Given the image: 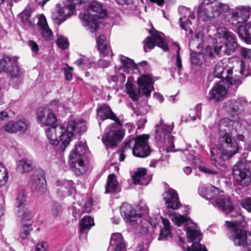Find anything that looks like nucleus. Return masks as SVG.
<instances>
[{
	"mask_svg": "<svg viewBox=\"0 0 251 251\" xmlns=\"http://www.w3.org/2000/svg\"><path fill=\"white\" fill-rule=\"evenodd\" d=\"M240 54L244 59L251 62V50L245 48H241L240 50Z\"/></svg>",
	"mask_w": 251,
	"mask_h": 251,
	"instance_id": "obj_51",
	"label": "nucleus"
},
{
	"mask_svg": "<svg viewBox=\"0 0 251 251\" xmlns=\"http://www.w3.org/2000/svg\"><path fill=\"white\" fill-rule=\"evenodd\" d=\"M232 74V68L227 70V75H225V79L231 86H233L236 88L241 83V79L239 76L235 75L233 77L230 76Z\"/></svg>",
	"mask_w": 251,
	"mask_h": 251,
	"instance_id": "obj_39",
	"label": "nucleus"
},
{
	"mask_svg": "<svg viewBox=\"0 0 251 251\" xmlns=\"http://www.w3.org/2000/svg\"><path fill=\"white\" fill-rule=\"evenodd\" d=\"M21 21L24 23H27L31 25L32 22L30 20L31 12L29 10H24L21 13Z\"/></svg>",
	"mask_w": 251,
	"mask_h": 251,
	"instance_id": "obj_50",
	"label": "nucleus"
},
{
	"mask_svg": "<svg viewBox=\"0 0 251 251\" xmlns=\"http://www.w3.org/2000/svg\"><path fill=\"white\" fill-rule=\"evenodd\" d=\"M75 12V6L72 4H67L63 7L57 5L56 10L52 13L51 19L54 23L60 25Z\"/></svg>",
	"mask_w": 251,
	"mask_h": 251,
	"instance_id": "obj_12",
	"label": "nucleus"
},
{
	"mask_svg": "<svg viewBox=\"0 0 251 251\" xmlns=\"http://www.w3.org/2000/svg\"><path fill=\"white\" fill-rule=\"evenodd\" d=\"M25 197L24 192H21L19 193L16 198V206H23L25 205Z\"/></svg>",
	"mask_w": 251,
	"mask_h": 251,
	"instance_id": "obj_54",
	"label": "nucleus"
},
{
	"mask_svg": "<svg viewBox=\"0 0 251 251\" xmlns=\"http://www.w3.org/2000/svg\"><path fill=\"white\" fill-rule=\"evenodd\" d=\"M121 215L125 221L131 225H134L136 222L137 214L132 206L127 203H124L120 207Z\"/></svg>",
	"mask_w": 251,
	"mask_h": 251,
	"instance_id": "obj_23",
	"label": "nucleus"
},
{
	"mask_svg": "<svg viewBox=\"0 0 251 251\" xmlns=\"http://www.w3.org/2000/svg\"><path fill=\"white\" fill-rule=\"evenodd\" d=\"M94 225L93 219L90 216H85L80 222V230L82 232L85 230H89Z\"/></svg>",
	"mask_w": 251,
	"mask_h": 251,
	"instance_id": "obj_42",
	"label": "nucleus"
},
{
	"mask_svg": "<svg viewBox=\"0 0 251 251\" xmlns=\"http://www.w3.org/2000/svg\"><path fill=\"white\" fill-rule=\"evenodd\" d=\"M234 180L237 184L243 186H248L250 182L249 171L243 168L242 164L235 165L233 167Z\"/></svg>",
	"mask_w": 251,
	"mask_h": 251,
	"instance_id": "obj_15",
	"label": "nucleus"
},
{
	"mask_svg": "<svg viewBox=\"0 0 251 251\" xmlns=\"http://www.w3.org/2000/svg\"><path fill=\"white\" fill-rule=\"evenodd\" d=\"M201 114V105H197L196 107L192 109H191L189 111V119H184V118H182V121L187 122L188 121H195L197 118H200Z\"/></svg>",
	"mask_w": 251,
	"mask_h": 251,
	"instance_id": "obj_43",
	"label": "nucleus"
},
{
	"mask_svg": "<svg viewBox=\"0 0 251 251\" xmlns=\"http://www.w3.org/2000/svg\"><path fill=\"white\" fill-rule=\"evenodd\" d=\"M199 169L201 171L207 174L216 175L217 172L216 171L210 169L206 167L201 166L199 167Z\"/></svg>",
	"mask_w": 251,
	"mask_h": 251,
	"instance_id": "obj_59",
	"label": "nucleus"
},
{
	"mask_svg": "<svg viewBox=\"0 0 251 251\" xmlns=\"http://www.w3.org/2000/svg\"><path fill=\"white\" fill-rule=\"evenodd\" d=\"M37 121L42 126H52L57 121V118L52 110L44 108L38 110L37 114Z\"/></svg>",
	"mask_w": 251,
	"mask_h": 251,
	"instance_id": "obj_16",
	"label": "nucleus"
},
{
	"mask_svg": "<svg viewBox=\"0 0 251 251\" xmlns=\"http://www.w3.org/2000/svg\"><path fill=\"white\" fill-rule=\"evenodd\" d=\"M57 184L60 187L58 189V193L63 196H69L75 191L72 181L66 180L58 181Z\"/></svg>",
	"mask_w": 251,
	"mask_h": 251,
	"instance_id": "obj_29",
	"label": "nucleus"
},
{
	"mask_svg": "<svg viewBox=\"0 0 251 251\" xmlns=\"http://www.w3.org/2000/svg\"><path fill=\"white\" fill-rule=\"evenodd\" d=\"M106 15L107 12L101 4L95 0L89 3L87 10L79 14V17L82 20L83 25L87 27L91 32H94L99 28L100 20Z\"/></svg>",
	"mask_w": 251,
	"mask_h": 251,
	"instance_id": "obj_4",
	"label": "nucleus"
},
{
	"mask_svg": "<svg viewBox=\"0 0 251 251\" xmlns=\"http://www.w3.org/2000/svg\"><path fill=\"white\" fill-rule=\"evenodd\" d=\"M87 150L86 143L80 141L76 145L75 150L72 151L69 155L70 165L75 168V172L77 175H82L86 171L82 157Z\"/></svg>",
	"mask_w": 251,
	"mask_h": 251,
	"instance_id": "obj_8",
	"label": "nucleus"
},
{
	"mask_svg": "<svg viewBox=\"0 0 251 251\" xmlns=\"http://www.w3.org/2000/svg\"><path fill=\"white\" fill-rule=\"evenodd\" d=\"M56 44L59 48L62 50L67 49L69 45L68 39L63 36H60L58 38L56 41Z\"/></svg>",
	"mask_w": 251,
	"mask_h": 251,
	"instance_id": "obj_48",
	"label": "nucleus"
},
{
	"mask_svg": "<svg viewBox=\"0 0 251 251\" xmlns=\"http://www.w3.org/2000/svg\"><path fill=\"white\" fill-rule=\"evenodd\" d=\"M86 129L85 121L76 123L71 120L66 127L61 125L49 127L46 130V136L50 144L56 146L60 144V150L64 151L75 133L85 131Z\"/></svg>",
	"mask_w": 251,
	"mask_h": 251,
	"instance_id": "obj_3",
	"label": "nucleus"
},
{
	"mask_svg": "<svg viewBox=\"0 0 251 251\" xmlns=\"http://www.w3.org/2000/svg\"><path fill=\"white\" fill-rule=\"evenodd\" d=\"M215 18L221 15H224L228 12L229 7L228 4L217 1L212 4Z\"/></svg>",
	"mask_w": 251,
	"mask_h": 251,
	"instance_id": "obj_34",
	"label": "nucleus"
},
{
	"mask_svg": "<svg viewBox=\"0 0 251 251\" xmlns=\"http://www.w3.org/2000/svg\"><path fill=\"white\" fill-rule=\"evenodd\" d=\"M36 251H49L48 243L45 241L39 242L35 249Z\"/></svg>",
	"mask_w": 251,
	"mask_h": 251,
	"instance_id": "obj_52",
	"label": "nucleus"
},
{
	"mask_svg": "<svg viewBox=\"0 0 251 251\" xmlns=\"http://www.w3.org/2000/svg\"><path fill=\"white\" fill-rule=\"evenodd\" d=\"M178 11L181 15L179 19L180 27L189 34H192L193 30L190 26L192 24L191 20H194L195 18L194 13L189 8L185 7H180Z\"/></svg>",
	"mask_w": 251,
	"mask_h": 251,
	"instance_id": "obj_14",
	"label": "nucleus"
},
{
	"mask_svg": "<svg viewBox=\"0 0 251 251\" xmlns=\"http://www.w3.org/2000/svg\"><path fill=\"white\" fill-rule=\"evenodd\" d=\"M164 227L160 230L158 240H164L168 237H171V224L170 221L165 218H161Z\"/></svg>",
	"mask_w": 251,
	"mask_h": 251,
	"instance_id": "obj_33",
	"label": "nucleus"
},
{
	"mask_svg": "<svg viewBox=\"0 0 251 251\" xmlns=\"http://www.w3.org/2000/svg\"><path fill=\"white\" fill-rule=\"evenodd\" d=\"M217 44L214 52L209 46L206 47L205 51L202 53L191 51L190 53L191 63L208 62L212 60L216 56L222 53L230 54L237 47L235 35L226 27L221 26L217 29L215 34Z\"/></svg>",
	"mask_w": 251,
	"mask_h": 251,
	"instance_id": "obj_2",
	"label": "nucleus"
},
{
	"mask_svg": "<svg viewBox=\"0 0 251 251\" xmlns=\"http://www.w3.org/2000/svg\"><path fill=\"white\" fill-rule=\"evenodd\" d=\"M46 181L44 177H37L34 180L32 187L38 192H43L46 188Z\"/></svg>",
	"mask_w": 251,
	"mask_h": 251,
	"instance_id": "obj_44",
	"label": "nucleus"
},
{
	"mask_svg": "<svg viewBox=\"0 0 251 251\" xmlns=\"http://www.w3.org/2000/svg\"><path fill=\"white\" fill-rule=\"evenodd\" d=\"M2 72L7 73L13 78L18 77L22 75L17 64H0V73Z\"/></svg>",
	"mask_w": 251,
	"mask_h": 251,
	"instance_id": "obj_26",
	"label": "nucleus"
},
{
	"mask_svg": "<svg viewBox=\"0 0 251 251\" xmlns=\"http://www.w3.org/2000/svg\"><path fill=\"white\" fill-rule=\"evenodd\" d=\"M33 169L32 161L26 159L18 160L17 162V169L21 173L29 172Z\"/></svg>",
	"mask_w": 251,
	"mask_h": 251,
	"instance_id": "obj_38",
	"label": "nucleus"
},
{
	"mask_svg": "<svg viewBox=\"0 0 251 251\" xmlns=\"http://www.w3.org/2000/svg\"><path fill=\"white\" fill-rule=\"evenodd\" d=\"M154 139L156 142L160 144H166L169 146L167 148V151H174V136L171 134L174 129L173 125H168L160 120L159 124L155 126Z\"/></svg>",
	"mask_w": 251,
	"mask_h": 251,
	"instance_id": "obj_7",
	"label": "nucleus"
},
{
	"mask_svg": "<svg viewBox=\"0 0 251 251\" xmlns=\"http://www.w3.org/2000/svg\"><path fill=\"white\" fill-rule=\"evenodd\" d=\"M28 45L33 52L35 54H37L38 52L39 47L35 42L32 40H30L28 42Z\"/></svg>",
	"mask_w": 251,
	"mask_h": 251,
	"instance_id": "obj_57",
	"label": "nucleus"
},
{
	"mask_svg": "<svg viewBox=\"0 0 251 251\" xmlns=\"http://www.w3.org/2000/svg\"><path fill=\"white\" fill-rule=\"evenodd\" d=\"M201 195L206 199L211 201L212 204L221 210L228 213L233 210V203L229 198L224 195L218 187L212 185L199 188Z\"/></svg>",
	"mask_w": 251,
	"mask_h": 251,
	"instance_id": "obj_5",
	"label": "nucleus"
},
{
	"mask_svg": "<svg viewBox=\"0 0 251 251\" xmlns=\"http://www.w3.org/2000/svg\"><path fill=\"white\" fill-rule=\"evenodd\" d=\"M175 45L176 46V63H181V59L180 58V54H179V51H180V47L177 44H175Z\"/></svg>",
	"mask_w": 251,
	"mask_h": 251,
	"instance_id": "obj_61",
	"label": "nucleus"
},
{
	"mask_svg": "<svg viewBox=\"0 0 251 251\" xmlns=\"http://www.w3.org/2000/svg\"><path fill=\"white\" fill-rule=\"evenodd\" d=\"M50 105L54 109L58 110L59 108H63V105L62 103L59 100H54L50 102Z\"/></svg>",
	"mask_w": 251,
	"mask_h": 251,
	"instance_id": "obj_58",
	"label": "nucleus"
},
{
	"mask_svg": "<svg viewBox=\"0 0 251 251\" xmlns=\"http://www.w3.org/2000/svg\"><path fill=\"white\" fill-rule=\"evenodd\" d=\"M224 64H217L214 69V75L218 78H225L226 74L227 75V71L225 73Z\"/></svg>",
	"mask_w": 251,
	"mask_h": 251,
	"instance_id": "obj_46",
	"label": "nucleus"
},
{
	"mask_svg": "<svg viewBox=\"0 0 251 251\" xmlns=\"http://www.w3.org/2000/svg\"><path fill=\"white\" fill-rule=\"evenodd\" d=\"M15 213L23 222L30 220L32 217L29 210L25 205L16 206Z\"/></svg>",
	"mask_w": 251,
	"mask_h": 251,
	"instance_id": "obj_35",
	"label": "nucleus"
},
{
	"mask_svg": "<svg viewBox=\"0 0 251 251\" xmlns=\"http://www.w3.org/2000/svg\"><path fill=\"white\" fill-rule=\"evenodd\" d=\"M68 1L70 3V4H72L74 5L75 7L76 4H81L82 3L86 2L88 0H68Z\"/></svg>",
	"mask_w": 251,
	"mask_h": 251,
	"instance_id": "obj_64",
	"label": "nucleus"
},
{
	"mask_svg": "<svg viewBox=\"0 0 251 251\" xmlns=\"http://www.w3.org/2000/svg\"><path fill=\"white\" fill-rule=\"evenodd\" d=\"M246 122L243 119L238 120L224 118L218 125L219 146L210 151L212 164L221 169L224 166V161L235 154L238 150V145L231 137L234 131L238 140L244 141L243 134L246 132Z\"/></svg>",
	"mask_w": 251,
	"mask_h": 251,
	"instance_id": "obj_1",
	"label": "nucleus"
},
{
	"mask_svg": "<svg viewBox=\"0 0 251 251\" xmlns=\"http://www.w3.org/2000/svg\"><path fill=\"white\" fill-rule=\"evenodd\" d=\"M247 104L245 98H239L227 100L224 103L223 108L226 112L234 118V120H238V118L243 119Z\"/></svg>",
	"mask_w": 251,
	"mask_h": 251,
	"instance_id": "obj_10",
	"label": "nucleus"
},
{
	"mask_svg": "<svg viewBox=\"0 0 251 251\" xmlns=\"http://www.w3.org/2000/svg\"><path fill=\"white\" fill-rule=\"evenodd\" d=\"M163 196L168 208L176 209L179 207L180 203L178 200V196L174 189L171 188L166 189Z\"/></svg>",
	"mask_w": 251,
	"mask_h": 251,
	"instance_id": "obj_20",
	"label": "nucleus"
},
{
	"mask_svg": "<svg viewBox=\"0 0 251 251\" xmlns=\"http://www.w3.org/2000/svg\"><path fill=\"white\" fill-rule=\"evenodd\" d=\"M185 231L188 239L190 240L191 242H193L195 240L198 239L200 236V232L199 230L196 229L195 225H192L190 226H186Z\"/></svg>",
	"mask_w": 251,
	"mask_h": 251,
	"instance_id": "obj_40",
	"label": "nucleus"
},
{
	"mask_svg": "<svg viewBox=\"0 0 251 251\" xmlns=\"http://www.w3.org/2000/svg\"><path fill=\"white\" fill-rule=\"evenodd\" d=\"M241 205L248 212L251 213V198H247L243 200L241 202Z\"/></svg>",
	"mask_w": 251,
	"mask_h": 251,
	"instance_id": "obj_55",
	"label": "nucleus"
},
{
	"mask_svg": "<svg viewBox=\"0 0 251 251\" xmlns=\"http://www.w3.org/2000/svg\"><path fill=\"white\" fill-rule=\"evenodd\" d=\"M135 184L147 185L150 181L147 174V170L145 168H139L134 173L132 177Z\"/></svg>",
	"mask_w": 251,
	"mask_h": 251,
	"instance_id": "obj_28",
	"label": "nucleus"
},
{
	"mask_svg": "<svg viewBox=\"0 0 251 251\" xmlns=\"http://www.w3.org/2000/svg\"><path fill=\"white\" fill-rule=\"evenodd\" d=\"M149 139L148 135L144 134L136 137V140H140L143 144H141V147L139 148V151L145 152V154L143 156H136L139 157H145L149 155L150 153V148L148 144V140Z\"/></svg>",
	"mask_w": 251,
	"mask_h": 251,
	"instance_id": "obj_37",
	"label": "nucleus"
},
{
	"mask_svg": "<svg viewBox=\"0 0 251 251\" xmlns=\"http://www.w3.org/2000/svg\"><path fill=\"white\" fill-rule=\"evenodd\" d=\"M169 217L174 224L178 226L182 225H184L186 226V224H188L189 221V218L188 217L176 212L170 213Z\"/></svg>",
	"mask_w": 251,
	"mask_h": 251,
	"instance_id": "obj_36",
	"label": "nucleus"
},
{
	"mask_svg": "<svg viewBox=\"0 0 251 251\" xmlns=\"http://www.w3.org/2000/svg\"><path fill=\"white\" fill-rule=\"evenodd\" d=\"M97 43L98 50L100 53L106 55L111 53L108 39L104 35H101L97 38Z\"/></svg>",
	"mask_w": 251,
	"mask_h": 251,
	"instance_id": "obj_30",
	"label": "nucleus"
},
{
	"mask_svg": "<svg viewBox=\"0 0 251 251\" xmlns=\"http://www.w3.org/2000/svg\"><path fill=\"white\" fill-rule=\"evenodd\" d=\"M37 27L38 30L44 40L51 41L53 39V33L50 28L46 18L44 15L42 14L39 16Z\"/></svg>",
	"mask_w": 251,
	"mask_h": 251,
	"instance_id": "obj_19",
	"label": "nucleus"
},
{
	"mask_svg": "<svg viewBox=\"0 0 251 251\" xmlns=\"http://www.w3.org/2000/svg\"><path fill=\"white\" fill-rule=\"evenodd\" d=\"M238 34L239 37L245 42L251 43V23H248L244 26H239L238 28Z\"/></svg>",
	"mask_w": 251,
	"mask_h": 251,
	"instance_id": "obj_32",
	"label": "nucleus"
},
{
	"mask_svg": "<svg viewBox=\"0 0 251 251\" xmlns=\"http://www.w3.org/2000/svg\"><path fill=\"white\" fill-rule=\"evenodd\" d=\"M142 142L140 140H136V138L131 139L128 141L125 142L124 147L123 149V151H126L128 149L132 148V153L134 156L145 155V152L139 151V148L141 147Z\"/></svg>",
	"mask_w": 251,
	"mask_h": 251,
	"instance_id": "obj_27",
	"label": "nucleus"
},
{
	"mask_svg": "<svg viewBox=\"0 0 251 251\" xmlns=\"http://www.w3.org/2000/svg\"><path fill=\"white\" fill-rule=\"evenodd\" d=\"M226 225L232 232L234 244L243 246L246 251H251V234L247 235L244 230L239 229V223L238 222L226 221Z\"/></svg>",
	"mask_w": 251,
	"mask_h": 251,
	"instance_id": "obj_9",
	"label": "nucleus"
},
{
	"mask_svg": "<svg viewBox=\"0 0 251 251\" xmlns=\"http://www.w3.org/2000/svg\"><path fill=\"white\" fill-rule=\"evenodd\" d=\"M73 70V68L71 67H69L68 69L65 68L64 69L66 79L70 80L72 78V75L70 71H72Z\"/></svg>",
	"mask_w": 251,
	"mask_h": 251,
	"instance_id": "obj_62",
	"label": "nucleus"
},
{
	"mask_svg": "<svg viewBox=\"0 0 251 251\" xmlns=\"http://www.w3.org/2000/svg\"><path fill=\"white\" fill-rule=\"evenodd\" d=\"M154 80L151 75H142L137 80L138 90L135 85L128 81L126 85L127 93L133 100H136L138 99L139 94L149 97L153 89V83Z\"/></svg>",
	"mask_w": 251,
	"mask_h": 251,
	"instance_id": "obj_6",
	"label": "nucleus"
},
{
	"mask_svg": "<svg viewBox=\"0 0 251 251\" xmlns=\"http://www.w3.org/2000/svg\"><path fill=\"white\" fill-rule=\"evenodd\" d=\"M51 214L55 217L58 216L61 212V208L60 205L57 203H54L51 207Z\"/></svg>",
	"mask_w": 251,
	"mask_h": 251,
	"instance_id": "obj_53",
	"label": "nucleus"
},
{
	"mask_svg": "<svg viewBox=\"0 0 251 251\" xmlns=\"http://www.w3.org/2000/svg\"><path fill=\"white\" fill-rule=\"evenodd\" d=\"M126 243L120 233L112 234L108 251H126Z\"/></svg>",
	"mask_w": 251,
	"mask_h": 251,
	"instance_id": "obj_24",
	"label": "nucleus"
},
{
	"mask_svg": "<svg viewBox=\"0 0 251 251\" xmlns=\"http://www.w3.org/2000/svg\"><path fill=\"white\" fill-rule=\"evenodd\" d=\"M197 16L199 20L203 21L215 18L212 4H200L197 10Z\"/></svg>",
	"mask_w": 251,
	"mask_h": 251,
	"instance_id": "obj_25",
	"label": "nucleus"
},
{
	"mask_svg": "<svg viewBox=\"0 0 251 251\" xmlns=\"http://www.w3.org/2000/svg\"><path fill=\"white\" fill-rule=\"evenodd\" d=\"M191 148L190 145H188L185 149H178L176 150L175 151H181L184 155H185L186 159L188 161H191L194 164H197L200 162V158L196 156H194L193 151H191L190 152L189 151V148Z\"/></svg>",
	"mask_w": 251,
	"mask_h": 251,
	"instance_id": "obj_41",
	"label": "nucleus"
},
{
	"mask_svg": "<svg viewBox=\"0 0 251 251\" xmlns=\"http://www.w3.org/2000/svg\"><path fill=\"white\" fill-rule=\"evenodd\" d=\"M8 173L3 164L0 163V185L5 184L8 179Z\"/></svg>",
	"mask_w": 251,
	"mask_h": 251,
	"instance_id": "obj_45",
	"label": "nucleus"
},
{
	"mask_svg": "<svg viewBox=\"0 0 251 251\" xmlns=\"http://www.w3.org/2000/svg\"><path fill=\"white\" fill-rule=\"evenodd\" d=\"M228 89L223 84V82H220L214 85L210 90L209 99L216 102L223 100L227 95Z\"/></svg>",
	"mask_w": 251,
	"mask_h": 251,
	"instance_id": "obj_18",
	"label": "nucleus"
},
{
	"mask_svg": "<svg viewBox=\"0 0 251 251\" xmlns=\"http://www.w3.org/2000/svg\"><path fill=\"white\" fill-rule=\"evenodd\" d=\"M119 60L121 63H135L133 59L122 55L119 56Z\"/></svg>",
	"mask_w": 251,
	"mask_h": 251,
	"instance_id": "obj_63",
	"label": "nucleus"
},
{
	"mask_svg": "<svg viewBox=\"0 0 251 251\" xmlns=\"http://www.w3.org/2000/svg\"><path fill=\"white\" fill-rule=\"evenodd\" d=\"M92 205L91 200H89L88 201L86 202L83 207V212L87 213L90 212L92 210Z\"/></svg>",
	"mask_w": 251,
	"mask_h": 251,
	"instance_id": "obj_60",
	"label": "nucleus"
},
{
	"mask_svg": "<svg viewBox=\"0 0 251 251\" xmlns=\"http://www.w3.org/2000/svg\"><path fill=\"white\" fill-rule=\"evenodd\" d=\"M151 36L147 37L143 41L144 50L145 52L153 49L155 45L160 48L164 51L169 50V48L164 34L157 31H150Z\"/></svg>",
	"mask_w": 251,
	"mask_h": 251,
	"instance_id": "obj_11",
	"label": "nucleus"
},
{
	"mask_svg": "<svg viewBox=\"0 0 251 251\" xmlns=\"http://www.w3.org/2000/svg\"><path fill=\"white\" fill-rule=\"evenodd\" d=\"M251 7L238 6L235 8L231 14V21L232 25H236L246 22L250 18Z\"/></svg>",
	"mask_w": 251,
	"mask_h": 251,
	"instance_id": "obj_13",
	"label": "nucleus"
},
{
	"mask_svg": "<svg viewBox=\"0 0 251 251\" xmlns=\"http://www.w3.org/2000/svg\"><path fill=\"white\" fill-rule=\"evenodd\" d=\"M120 191L119 183L116 179L115 175L114 174L109 175L107 178L105 193H116Z\"/></svg>",
	"mask_w": 251,
	"mask_h": 251,
	"instance_id": "obj_31",
	"label": "nucleus"
},
{
	"mask_svg": "<svg viewBox=\"0 0 251 251\" xmlns=\"http://www.w3.org/2000/svg\"><path fill=\"white\" fill-rule=\"evenodd\" d=\"M18 57L17 56L11 57L8 55H4L0 63H15L18 61Z\"/></svg>",
	"mask_w": 251,
	"mask_h": 251,
	"instance_id": "obj_56",
	"label": "nucleus"
},
{
	"mask_svg": "<svg viewBox=\"0 0 251 251\" xmlns=\"http://www.w3.org/2000/svg\"><path fill=\"white\" fill-rule=\"evenodd\" d=\"M187 251H207L205 246L198 242H194L191 247H187Z\"/></svg>",
	"mask_w": 251,
	"mask_h": 251,
	"instance_id": "obj_49",
	"label": "nucleus"
},
{
	"mask_svg": "<svg viewBox=\"0 0 251 251\" xmlns=\"http://www.w3.org/2000/svg\"><path fill=\"white\" fill-rule=\"evenodd\" d=\"M28 126L27 121L18 120L16 122L10 121L1 127V130L8 133H15L17 132H24L26 131Z\"/></svg>",
	"mask_w": 251,
	"mask_h": 251,
	"instance_id": "obj_17",
	"label": "nucleus"
},
{
	"mask_svg": "<svg viewBox=\"0 0 251 251\" xmlns=\"http://www.w3.org/2000/svg\"><path fill=\"white\" fill-rule=\"evenodd\" d=\"M97 115L101 120L110 119L115 121L118 125H123L122 122L118 119L110 107L106 104H103L97 109Z\"/></svg>",
	"mask_w": 251,
	"mask_h": 251,
	"instance_id": "obj_21",
	"label": "nucleus"
},
{
	"mask_svg": "<svg viewBox=\"0 0 251 251\" xmlns=\"http://www.w3.org/2000/svg\"><path fill=\"white\" fill-rule=\"evenodd\" d=\"M124 135V132L122 130L110 131L103 136L102 141L106 147H113L121 141Z\"/></svg>",
	"mask_w": 251,
	"mask_h": 251,
	"instance_id": "obj_22",
	"label": "nucleus"
},
{
	"mask_svg": "<svg viewBox=\"0 0 251 251\" xmlns=\"http://www.w3.org/2000/svg\"><path fill=\"white\" fill-rule=\"evenodd\" d=\"M32 228L30 225H25L21 228L20 238L22 240L26 239L29 235Z\"/></svg>",
	"mask_w": 251,
	"mask_h": 251,
	"instance_id": "obj_47",
	"label": "nucleus"
}]
</instances>
